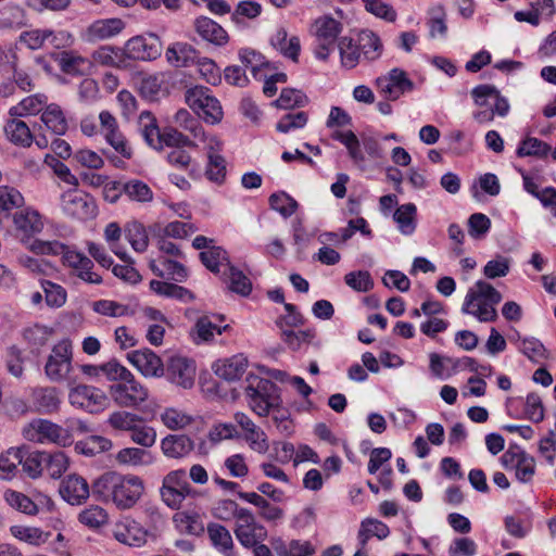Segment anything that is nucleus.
Segmentation results:
<instances>
[{"mask_svg": "<svg viewBox=\"0 0 556 556\" xmlns=\"http://www.w3.org/2000/svg\"><path fill=\"white\" fill-rule=\"evenodd\" d=\"M144 492L143 480L135 475L108 471L92 483V494L119 509L134 507Z\"/></svg>", "mask_w": 556, "mask_h": 556, "instance_id": "1", "label": "nucleus"}, {"mask_svg": "<svg viewBox=\"0 0 556 556\" xmlns=\"http://www.w3.org/2000/svg\"><path fill=\"white\" fill-rule=\"evenodd\" d=\"M503 296L491 283L478 280L465 296L462 312L472 315L480 323H492L498 318L495 306Z\"/></svg>", "mask_w": 556, "mask_h": 556, "instance_id": "2", "label": "nucleus"}, {"mask_svg": "<svg viewBox=\"0 0 556 556\" xmlns=\"http://www.w3.org/2000/svg\"><path fill=\"white\" fill-rule=\"evenodd\" d=\"M73 343L64 338L55 343L47 358L45 374L48 379L60 382L72 379Z\"/></svg>", "mask_w": 556, "mask_h": 556, "instance_id": "3", "label": "nucleus"}, {"mask_svg": "<svg viewBox=\"0 0 556 556\" xmlns=\"http://www.w3.org/2000/svg\"><path fill=\"white\" fill-rule=\"evenodd\" d=\"M22 433L27 441L36 443H54L60 446L73 443L67 429L46 419H34L23 428Z\"/></svg>", "mask_w": 556, "mask_h": 556, "instance_id": "4", "label": "nucleus"}, {"mask_svg": "<svg viewBox=\"0 0 556 556\" xmlns=\"http://www.w3.org/2000/svg\"><path fill=\"white\" fill-rule=\"evenodd\" d=\"M185 99L194 113L205 122L216 124L222 121V105L207 87L189 88L185 93Z\"/></svg>", "mask_w": 556, "mask_h": 556, "instance_id": "5", "label": "nucleus"}, {"mask_svg": "<svg viewBox=\"0 0 556 556\" xmlns=\"http://www.w3.org/2000/svg\"><path fill=\"white\" fill-rule=\"evenodd\" d=\"M341 31L342 24L331 16H323L316 20L314 53L317 59L323 61L328 59L334 50Z\"/></svg>", "mask_w": 556, "mask_h": 556, "instance_id": "6", "label": "nucleus"}, {"mask_svg": "<svg viewBox=\"0 0 556 556\" xmlns=\"http://www.w3.org/2000/svg\"><path fill=\"white\" fill-rule=\"evenodd\" d=\"M160 492L163 502L168 507L173 509L180 508L182 502L191 492L186 471L184 469H177L168 472L163 478Z\"/></svg>", "mask_w": 556, "mask_h": 556, "instance_id": "7", "label": "nucleus"}, {"mask_svg": "<svg viewBox=\"0 0 556 556\" xmlns=\"http://www.w3.org/2000/svg\"><path fill=\"white\" fill-rule=\"evenodd\" d=\"M70 403L94 414L103 410L109 404L105 392L93 384H76L68 393Z\"/></svg>", "mask_w": 556, "mask_h": 556, "instance_id": "8", "label": "nucleus"}, {"mask_svg": "<svg viewBox=\"0 0 556 556\" xmlns=\"http://www.w3.org/2000/svg\"><path fill=\"white\" fill-rule=\"evenodd\" d=\"M233 533L239 543L247 548L263 543L267 538L266 528L257 522L255 516L248 508L236 521Z\"/></svg>", "mask_w": 556, "mask_h": 556, "instance_id": "9", "label": "nucleus"}, {"mask_svg": "<svg viewBox=\"0 0 556 556\" xmlns=\"http://www.w3.org/2000/svg\"><path fill=\"white\" fill-rule=\"evenodd\" d=\"M63 212L73 218L88 220L97 216V204L92 197L79 191H67L61 198Z\"/></svg>", "mask_w": 556, "mask_h": 556, "instance_id": "10", "label": "nucleus"}, {"mask_svg": "<svg viewBox=\"0 0 556 556\" xmlns=\"http://www.w3.org/2000/svg\"><path fill=\"white\" fill-rule=\"evenodd\" d=\"M125 54L130 60H156L162 54V41L155 34L135 36L127 40Z\"/></svg>", "mask_w": 556, "mask_h": 556, "instance_id": "11", "label": "nucleus"}, {"mask_svg": "<svg viewBox=\"0 0 556 556\" xmlns=\"http://www.w3.org/2000/svg\"><path fill=\"white\" fill-rule=\"evenodd\" d=\"M379 92L388 100L395 101L401 96L414 90V83L408 78L406 72L395 67L387 75L376 79Z\"/></svg>", "mask_w": 556, "mask_h": 556, "instance_id": "12", "label": "nucleus"}, {"mask_svg": "<svg viewBox=\"0 0 556 556\" xmlns=\"http://www.w3.org/2000/svg\"><path fill=\"white\" fill-rule=\"evenodd\" d=\"M113 538L129 547H142L148 542L149 531L137 520L124 517L112 528Z\"/></svg>", "mask_w": 556, "mask_h": 556, "instance_id": "13", "label": "nucleus"}, {"mask_svg": "<svg viewBox=\"0 0 556 556\" xmlns=\"http://www.w3.org/2000/svg\"><path fill=\"white\" fill-rule=\"evenodd\" d=\"M126 27V23L119 17L99 18L90 23L80 33L84 42L96 43L112 39Z\"/></svg>", "mask_w": 556, "mask_h": 556, "instance_id": "14", "label": "nucleus"}, {"mask_svg": "<svg viewBox=\"0 0 556 556\" xmlns=\"http://www.w3.org/2000/svg\"><path fill=\"white\" fill-rule=\"evenodd\" d=\"M250 399L251 408L260 416H266L269 410L280 403V395L276 384H249L245 388Z\"/></svg>", "mask_w": 556, "mask_h": 556, "instance_id": "15", "label": "nucleus"}, {"mask_svg": "<svg viewBox=\"0 0 556 556\" xmlns=\"http://www.w3.org/2000/svg\"><path fill=\"white\" fill-rule=\"evenodd\" d=\"M502 460L505 466L510 465L515 468L516 478L520 482L528 483L532 480L535 473V459L520 447L510 446L502 456Z\"/></svg>", "mask_w": 556, "mask_h": 556, "instance_id": "16", "label": "nucleus"}, {"mask_svg": "<svg viewBox=\"0 0 556 556\" xmlns=\"http://www.w3.org/2000/svg\"><path fill=\"white\" fill-rule=\"evenodd\" d=\"M127 359L146 377L159 378L164 372V364L150 349L129 352Z\"/></svg>", "mask_w": 556, "mask_h": 556, "instance_id": "17", "label": "nucleus"}, {"mask_svg": "<svg viewBox=\"0 0 556 556\" xmlns=\"http://www.w3.org/2000/svg\"><path fill=\"white\" fill-rule=\"evenodd\" d=\"M471 96L475 103L479 106H489V100H494L492 110L495 115L504 117L509 112V103L507 99L500 93L495 86L479 85L471 90Z\"/></svg>", "mask_w": 556, "mask_h": 556, "instance_id": "18", "label": "nucleus"}, {"mask_svg": "<svg viewBox=\"0 0 556 556\" xmlns=\"http://www.w3.org/2000/svg\"><path fill=\"white\" fill-rule=\"evenodd\" d=\"M111 395L124 407H138L149 397V391L143 384H112Z\"/></svg>", "mask_w": 556, "mask_h": 556, "instance_id": "19", "label": "nucleus"}, {"mask_svg": "<svg viewBox=\"0 0 556 556\" xmlns=\"http://www.w3.org/2000/svg\"><path fill=\"white\" fill-rule=\"evenodd\" d=\"M233 418L244 431V440L250 448L260 454L266 453L269 447L266 433L244 413H236Z\"/></svg>", "mask_w": 556, "mask_h": 556, "instance_id": "20", "label": "nucleus"}, {"mask_svg": "<svg viewBox=\"0 0 556 556\" xmlns=\"http://www.w3.org/2000/svg\"><path fill=\"white\" fill-rule=\"evenodd\" d=\"M247 368L248 358L243 354L217 359L212 365L214 374L227 382L240 380Z\"/></svg>", "mask_w": 556, "mask_h": 556, "instance_id": "21", "label": "nucleus"}, {"mask_svg": "<svg viewBox=\"0 0 556 556\" xmlns=\"http://www.w3.org/2000/svg\"><path fill=\"white\" fill-rule=\"evenodd\" d=\"M60 494L71 505H80L89 497L90 488L83 477L70 475L62 481Z\"/></svg>", "mask_w": 556, "mask_h": 556, "instance_id": "22", "label": "nucleus"}, {"mask_svg": "<svg viewBox=\"0 0 556 556\" xmlns=\"http://www.w3.org/2000/svg\"><path fill=\"white\" fill-rule=\"evenodd\" d=\"M64 263L75 270L78 278L87 283L100 285L102 283V277L94 273L93 262L83 253L76 251H70L65 253Z\"/></svg>", "mask_w": 556, "mask_h": 556, "instance_id": "23", "label": "nucleus"}, {"mask_svg": "<svg viewBox=\"0 0 556 556\" xmlns=\"http://www.w3.org/2000/svg\"><path fill=\"white\" fill-rule=\"evenodd\" d=\"M195 33L205 41L222 47L225 46L228 40L227 31L215 21L200 16L194 20L193 23Z\"/></svg>", "mask_w": 556, "mask_h": 556, "instance_id": "24", "label": "nucleus"}, {"mask_svg": "<svg viewBox=\"0 0 556 556\" xmlns=\"http://www.w3.org/2000/svg\"><path fill=\"white\" fill-rule=\"evenodd\" d=\"M199 52L190 43L173 42L165 51L166 61L174 67H189L198 61Z\"/></svg>", "mask_w": 556, "mask_h": 556, "instance_id": "25", "label": "nucleus"}, {"mask_svg": "<svg viewBox=\"0 0 556 556\" xmlns=\"http://www.w3.org/2000/svg\"><path fill=\"white\" fill-rule=\"evenodd\" d=\"M166 370L173 379L192 382L195 378L197 365L192 358L176 354L167 359Z\"/></svg>", "mask_w": 556, "mask_h": 556, "instance_id": "26", "label": "nucleus"}, {"mask_svg": "<svg viewBox=\"0 0 556 556\" xmlns=\"http://www.w3.org/2000/svg\"><path fill=\"white\" fill-rule=\"evenodd\" d=\"M61 403L60 395L54 387H38L33 392V408L41 414L55 412Z\"/></svg>", "mask_w": 556, "mask_h": 556, "instance_id": "27", "label": "nucleus"}, {"mask_svg": "<svg viewBox=\"0 0 556 556\" xmlns=\"http://www.w3.org/2000/svg\"><path fill=\"white\" fill-rule=\"evenodd\" d=\"M10 533L17 541L34 547H39L46 544L51 536V532L49 531H43L41 528L26 525L11 526Z\"/></svg>", "mask_w": 556, "mask_h": 556, "instance_id": "28", "label": "nucleus"}, {"mask_svg": "<svg viewBox=\"0 0 556 556\" xmlns=\"http://www.w3.org/2000/svg\"><path fill=\"white\" fill-rule=\"evenodd\" d=\"M194 447L193 441L185 434H168L161 441V448L165 456L182 458Z\"/></svg>", "mask_w": 556, "mask_h": 556, "instance_id": "29", "label": "nucleus"}, {"mask_svg": "<svg viewBox=\"0 0 556 556\" xmlns=\"http://www.w3.org/2000/svg\"><path fill=\"white\" fill-rule=\"evenodd\" d=\"M207 535L212 545L224 556H233V540L230 531L223 525L210 522Z\"/></svg>", "mask_w": 556, "mask_h": 556, "instance_id": "30", "label": "nucleus"}, {"mask_svg": "<svg viewBox=\"0 0 556 556\" xmlns=\"http://www.w3.org/2000/svg\"><path fill=\"white\" fill-rule=\"evenodd\" d=\"M138 129L147 144L160 150L162 131L157 126L156 118L150 111H142L138 118Z\"/></svg>", "mask_w": 556, "mask_h": 556, "instance_id": "31", "label": "nucleus"}, {"mask_svg": "<svg viewBox=\"0 0 556 556\" xmlns=\"http://www.w3.org/2000/svg\"><path fill=\"white\" fill-rule=\"evenodd\" d=\"M54 334V328L42 324H33L22 331L24 341L31 348V351H39Z\"/></svg>", "mask_w": 556, "mask_h": 556, "instance_id": "32", "label": "nucleus"}, {"mask_svg": "<svg viewBox=\"0 0 556 556\" xmlns=\"http://www.w3.org/2000/svg\"><path fill=\"white\" fill-rule=\"evenodd\" d=\"M271 46L278 50L283 56L291 59L296 62L301 45L300 39L296 36L288 38L287 30L279 28L270 39Z\"/></svg>", "mask_w": 556, "mask_h": 556, "instance_id": "33", "label": "nucleus"}, {"mask_svg": "<svg viewBox=\"0 0 556 556\" xmlns=\"http://www.w3.org/2000/svg\"><path fill=\"white\" fill-rule=\"evenodd\" d=\"M26 12L16 3L0 7V29H18L26 25Z\"/></svg>", "mask_w": 556, "mask_h": 556, "instance_id": "34", "label": "nucleus"}, {"mask_svg": "<svg viewBox=\"0 0 556 556\" xmlns=\"http://www.w3.org/2000/svg\"><path fill=\"white\" fill-rule=\"evenodd\" d=\"M150 289L157 295L175 299L184 303L194 300V295L189 289L167 281L151 280Z\"/></svg>", "mask_w": 556, "mask_h": 556, "instance_id": "35", "label": "nucleus"}, {"mask_svg": "<svg viewBox=\"0 0 556 556\" xmlns=\"http://www.w3.org/2000/svg\"><path fill=\"white\" fill-rule=\"evenodd\" d=\"M238 496L250 503L254 506L258 507L260 516L267 521H276L283 517V510L277 506L271 505L267 500H265L262 495L255 492H238Z\"/></svg>", "mask_w": 556, "mask_h": 556, "instance_id": "36", "label": "nucleus"}, {"mask_svg": "<svg viewBox=\"0 0 556 556\" xmlns=\"http://www.w3.org/2000/svg\"><path fill=\"white\" fill-rule=\"evenodd\" d=\"M393 219L397 224V229L402 235H413L417 227L416 205L414 203L400 205L393 214Z\"/></svg>", "mask_w": 556, "mask_h": 556, "instance_id": "37", "label": "nucleus"}, {"mask_svg": "<svg viewBox=\"0 0 556 556\" xmlns=\"http://www.w3.org/2000/svg\"><path fill=\"white\" fill-rule=\"evenodd\" d=\"M41 122L48 130L56 136L64 135L68 128L62 109L55 103L46 106L45 111L41 113Z\"/></svg>", "mask_w": 556, "mask_h": 556, "instance_id": "38", "label": "nucleus"}, {"mask_svg": "<svg viewBox=\"0 0 556 556\" xmlns=\"http://www.w3.org/2000/svg\"><path fill=\"white\" fill-rule=\"evenodd\" d=\"M4 130L9 140L14 144L29 147L34 140L28 125L21 119L9 121Z\"/></svg>", "mask_w": 556, "mask_h": 556, "instance_id": "39", "label": "nucleus"}, {"mask_svg": "<svg viewBox=\"0 0 556 556\" xmlns=\"http://www.w3.org/2000/svg\"><path fill=\"white\" fill-rule=\"evenodd\" d=\"M430 369L433 376L438 379H448L457 371L459 361L448 356L431 353Z\"/></svg>", "mask_w": 556, "mask_h": 556, "instance_id": "40", "label": "nucleus"}, {"mask_svg": "<svg viewBox=\"0 0 556 556\" xmlns=\"http://www.w3.org/2000/svg\"><path fill=\"white\" fill-rule=\"evenodd\" d=\"M14 225L25 235L39 232L43 227L39 213L29 208L15 213Z\"/></svg>", "mask_w": 556, "mask_h": 556, "instance_id": "41", "label": "nucleus"}, {"mask_svg": "<svg viewBox=\"0 0 556 556\" xmlns=\"http://www.w3.org/2000/svg\"><path fill=\"white\" fill-rule=\"evenodd\" d=\"M47 97L38 93L26 97L17 105L10 109L12 116L36 115L42 113L47 106Z\"/></svg>", "mask_w": 556, "mask_h": 556, "instance_id": "42", "label": "nucleus"}, {"mask_svg": "<svg viewBox=\"0 0 556 556\" xmlns=\"http://www.w3.org/2000/svg\"><path fill=\"white\" fill-rule=\"evenodd\" d=\"M22 470L31 479L41 476L45 470V452L22 448Z\"/></svg>", "mask_w": 556, "mask_h": 556, "instance_id": "43", "label": "nucleus"}, {"mask_svg": "<svg viewBox=\"0 0 556 556\" xmlns=\"http://www.w3.org/2000/svg\"><path fill=\"white\" fill-rule=\"evenodd\" d=\"M338 49L342 66L351 70L358 64L362 56L361 46L355 45L352 38L341 37L338 41Z\"/></svg>", "mask_w": 556, "mask_h": 556, "instance_id": "44", "label": "nucleus"}, {"mask_svg": "<svg viewBox=\"0 0 556 556\" xmlns=\"http://www.w3.org/2000/svg\"><path fill=\"white\" fill-rule=\"evenodd\" d=\"M22 448L11 447L0 455V478L11 480L17 472V466L22 462Z\"/></svg>", "mask_w": 556, "mask_h": 556, "instance_id": "45", "label": "nucleus"}, {"mask_svg": "<svg viewBox=\"0 0 556 556\" xmlns=\"http://www.w3.org/2000/svg\"><path fill=\"white\" fill-rule=\"evenodd\" d=\"M551 151V146L543 140L534 137H527L519 143L516 154L519 157L535 156L542 159L547 156Z\"/></svg>", "mask_w": 556, "mask_h": 556, "instance_id": "46", "label": "nucleus"}, {"mask_svg": "<svg viewBox=\"0 0 556 556\" xmlns=\"http://www.w3.org/2000/svg\"><path fill=\"white\" fill-rule=\"evenodd\" d=\"M116 460L128 466H146L153 462L150 452L139 447L122 448L116 455Z\"/></svg>", "mask_w": 556, "mask_h": 556, "instance_id": "47", "label": "nucleus"}, {"mask_svg": "<svg viewBox=\"0 0 556 556\" xmlns=\"http://www.w3.org/2000/svg\"><path fill=\"white\" fill-rule=\"evenodd\" d=\"M202 264L211 271L218 273L222 266H229L227 252L220 247H211L200 253Z\"/></svg>", "mask_w": 556, "mask_h": 556, "instance_id": "48", "label": "nucleus"}, {"mask_svg": "<svg viewBox=\"0 0 556 556\" xmlns=\"http://www.w3.org/2000/svg\"><path fill=\"white\" fill-rule=\"evenodd\" d=\"M111 440L100 437L91 435L84 441H79L75 444L77 453L86 456H94L97 454L109 451L112 447Z\"/></svg>", "mask_w": 556, "mask_h": 556, "instance_id": "49", "label": "nucleus"}, {"mask_svg": "<svg viewBox=\"0 0 556 556\" xmlns=\"http://www.w3.org/2000/svg\"><path fill=\"white\" fill-rule=\"evenodd\" d=\"M124 194L130 200L139 203H148L153 200V191L142 180L131 179L124 182Z\"/></svg>", "mask_w": 556, "mask_h": 556, "instance_id": "50", "label": "nucleus"}, {"mask_svg": "<svg viewBox=\"0 0 556 556\" xmlns=\"http://www.w3.org/2000/svg\"><path fill=\"white\" fill-rule=\"evenodd\" d=\"M228 326H217L211 320L210 317L202 316L197 320L194 328L192 329V334L197 336L193 338V340L195 343L211 341L213 340L215 333L222 334V332Z\"/></svg>", "mask_w": 556, "mask_h": 556, "instance_id": "51", "label": "nucleus"}, {"mask_svg": "<svg viewBox=\"0 0 556 556\" xmlns=\"http://www.w3.org/2000/svg\"><path fill=\"white\" fill-rule=\"evenodd\" d=\"M271 210L278 212L282 217L288 218L298 210V202L285 191L273 193L269 199Z\"/></svg>", "mask_w": 556, "mask_h": 556, "instance_id": "52", "label": "nucleus"}, {"mask_svg": "<svg viewBox=\"0 0 556 556\" xmlns=\"http://www.w3.org/2000/svg\"><path fill=\"white\" fill-rule=\"evenodd\" d=\"M359 46L362 55L368 61L379 59L382 53L381 40L372 31H363L359 35Z\"/></svg>", "mask_w": 556, "mask_h": 556, "instance_id": "53", "label": "nucleus"}, {"mask_svg": "<svg viewBox=\"0 0 556 556\" xmlns=\"http://www.w3.org/2000/svg\"><path fill=\"white\" fill-rule=\"evenodd\" d=\"M45 469L52 479H59L67 470L70 462L65 453L58 451L55 453L45 452Z\"/></svg>", "mask_w": 556, "mask_h": 556, "instance_id": "54", "label": "nucleus"}, {"mask_svg": "<svg viewBox=\"0 0 556 556\" xmlns=\"http://www.w3.org/2000/svg\"><path fill=\"white\" fill-rule=\"evenodd\" d=\"M176 126L189 131L194 139L202 137L204 139V129L199 119L192 115L188 110L180 109L174 116Z\"/></svg>", "mask_w": 556, "mask_h": 556, "instance_id": "55", "label": "nucleus"}, {"mask_svg": "<svg viewBox=\"0 0 556 556\" xmlns=\"http://www.w3.org/2000/svg\"><path fill=\"white\" fill-rule=\"evenodd\" d=\"M4 500L12 508L23 514L34 516L38 513L37 505L21 492L7 490L4 492Z\"/></svg>", "mask_w": 556, "mask_h": 556, "instance_id": "56", "label": "nucleus"}, {"mask_svg": "<svg viewBox=\"0 0 556 556\" xmlns=\"http://www.w3.org/2000/svg\"><path fill=\"white\" fill-rule=\"evenodd\" d=\"M245 510L247 508L240 507L232 500H220L212 508V515L222 521H230L232 519L237 521Z\"/></svg>", "mask_w": 556, "mask_h": 556, "instance_id": "57", "label": "nucleus"}, {"mask_svg": "<svg viewBox=\"0 0 556 556\" xmlns=\"http://www.w3.org/2000/svg\"><path fill=\"white\" fill-rule=\"evenodd\" d=\"M160 150L163 147L180 149L184 147H195L194 142L175 127H166L162 130Z\"/></svg>", "mask_w": 556, "mask_h": 556, "instance_id": "58", "label": "nucleus"}, {"mask_svg": "<svg viewBox=\"0 0 556 556\" xmlns=\"http://www.w3.org/2000/svg\"><path fill=\"white\" fill-rule=\"evenodd\" d=\"M130 439L134 443L151 447L156 441V431L153 427L148 426L141 417L136 426L131 429Z\"/></svg>", "mask_w": 556, "mask_h": 556, "instance_id": "59", "label": "nucleus"}, {"mask_svg": "<svg viewBox=\"0 0 556 556\" xmlns=\"http://www.w3.org/2000/svg\"><path fill=\"white\" fill-rule=\"evenodd\" d=\"M163 425L170 430H179L188 427L192 421V416L173 407L166 408L161 414Z\"/></svg>", "mask_w": 556, "mask_h": 556, "instance_id": "60", "label": "nucleus"}, {"mask_svg": "<svg viewBox=\"0 0 556 556\" xmlns=\"http://www.w3.org/2000/svg\"><path fill=\"white\" fill-rule=\"evenodd\" d=\"M308 102L307 97L300 90L285 88L279 98L275 101L277 108L291 110L294 108L305 106Z\"/></svg>", "mask_w": 556, "mask_h": 556, "instance_id": "61", "label": "nucleus"}, {"mask_svg": "<svg viewBox=\"0 0 556 556\" xmlns=\"http://www.w3.org/2000/svg\"><path fill=\"white\" fill-rule=\"evenodd\" d=\"M126 238L136 252H144L149 245L146 228L138 222L131 223L126 228Z\"/></svg>", "mask_w": 556, "mask_h": 556, "instance_id": "62", "label": "nucleus"}, {"mask_svg": "<svg viewBox=\"0 0 556 556\" xmlns=\"http://www.w3.org/2000/svg\"><path fill=\"white\" fill-rule=\"evenodd\" d=\"M344 282L356 292H368L375 285L368 270L350 271L345 274Z\"/></svg>", "mask_w": 556, "mask_h": 556, "instance_id": "63", "label": "nucleus"}, {"mask_svg": "<svg viewBox=\"0 0 556 556\" xmlns=\"http://www.w3.org/2000/svg\"><path fill=\"white\" fill-rule=\"evenodd\" d=\"M140 418L141 416L137 414L126 410H117L109 416L108 424L114 430L130 432Z\"/></svg>", "mask_w": 556, "mask_h": 556, "instance_id": "64", "label": "nucleus"}]
</instances>
